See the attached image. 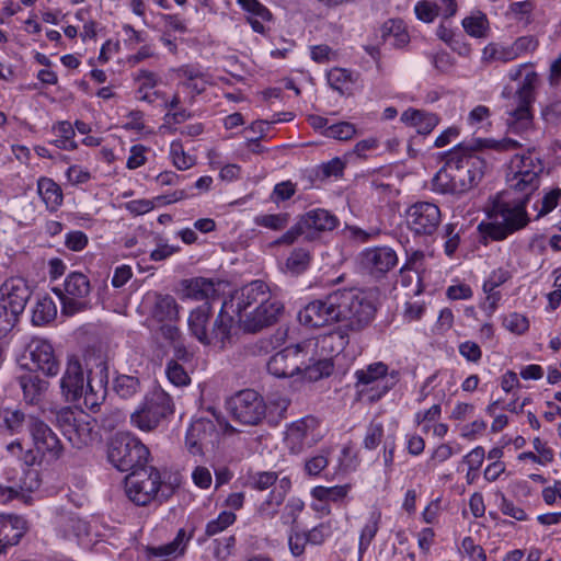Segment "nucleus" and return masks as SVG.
<instances>
[{
  "label": "nucleus",
  "instance_id": "1",
  "mask_svg": "<svg viewBox=\"0 0 561 561\" xmlns=\"http://www.w3.org/2000/svg\"><path fill=\"white\" fill-rule=\"evenodd\" d=\"M520 145L512 138L479 139L477 145L459 144L443 156L444 165L433 179L434 190L439 193L462 194L473 188L481 181L486 163L477 152L485 147L497 151H511Z\"/></svg>",
  "mask_w": 561,
  "mask_h": 561
},
{
  "label": "nucleus",
  "instance_id": "2",
  "mask_svg": "<svg viewBox=\"0 0 561 561\" xmlns=\"http://www.w3.org/2000/svg\"><path fill=\"white\" fill-rule=\"evenodd\" d=\"M529 198H512L508 192L496 194L486 210L488 222L479 225V231L494 241H503L508 236L525 228L529 222L526 210Z\"/></svg>",
  "mask_w": 561,
  "mask_h": 561
},
{
  "label": "nucleus",
  "instance_id": "3",
  "mask_svg": "<svg viewBox=\"0 0 561 561\" xmlns=\"http://www.w3.org/2000/svg\"><path fill=\"white\" fill-rule=\"evenodd\" d=\"M33 447L24 449L19 440L7 445L12 457L25 463L26 467L39 465L43 461L53 462L64 455V445L54 431L43 421L38 420L30 433Z\"/></svg>",
  "mask_w": 561,
  "mask_h": 561
},
{
  "label": "nucleus",
  "instance_id": "4",
  "mask_svg": "<svg viewBox=\"0 0 561 561\" xmlns=\"http://www.w3.org/2000/svg\"><path fill=\"white\" fill-rule=\"evenodd\" d=\"M211 317V307L208 302H204L194 309L188 317V329L191 334L204 345H219L220 348L231 337L232 318L222 310L214 321L213 329L207 330V324Z\"/></svg>",
  "mask_w": 561,
  "mask_h": 561
},
{
  "label": "nucleus",
  "instance_id": "5",
  "mask_svg": "<svg viewBox=\"0 0 561 561\" xmlns=\"http://www.w3.org/2000/svg\"><path fill=\"white\" fill-rule=\"evenodd\" d=\"M173 412L172 398L164 390L154 388L130 414V424L142 432H152Z\"/></svg>",
  "mask_w": 561,
  "mask_h": 561
},
{
  "label": "nucleus",
  "instance_id": "6",
  "mask_svg": "<svg viewBox=\"0 0 561 561\" xmlns=\"http://www.w3.org/2000/svg\"><path fill=\"white\" fill-rule=\"evenodd\" d=\"M149 457V449L139 438L128 434H116L107 449L108 461L119 471H134L144 467Z\"/></svg>",
  "mask_w": 561,
  "mask_h": 561
},
{
  "label": "nucleus",
  "instance_id": "7",
  "mask_svg": "<svg viewBox=\"0 0 561 561\" xmlns=\"http://www.w3.org/2000/svg\"><path fill=\"white\" fill-rule=\"evenodd\" d=\"M340 322L351 331L359 332L373 321L376 307L364 293L353 289L340 290Z\"/></svg>",
  "mask_w": 561,
  "mask_h": 561
},
{
  "label": "nucleus",
  "instance_id": "8",
  "mask_svg": "<svg viewBox=\"0 0 561 561\" xmlns=\"http://www.w3.org/2000/svg\"><path fill=\"white\" fill-rule=\"evenodd\" d=\"M306 343H310V350L306 363L302 365L301 374L310 381H317L324 377H329L334 368L331 358H317L316 350L320 345L321 350H330L331 352H341L347 344L346 336L341 331L331 332L320 340H307Z\"/></svg>",
  "mask_w": 561,
  "mask_h": 561
},
{
  "label": "nucleus",
  "instance_id": "9",
  "mask_svg": "<svg viewBox=\"0 0 561 561\" xmlns=\"http://www.w3.org/2000/svg\"><path fill=\"white\" fill-rule=\"evenodd\" d=\"M248 485L257 491H265L273 486L266 500L259 506L261 517L273 518L289 492L291 482L287 477L278 479L275 471H257L249 474Z\"/></svg>",
  "mask_w": 561,
  "mask_h": 561
},
{
  "label": "nucleus",
  "instance_id": "10",
  "mask_svg": "<svg viewBox=\"0 0 561 561\" xmlns=\"http://www.w3.org/2000/svg\"><path fill=\"white\" fill-rule=\"evenodd\" d=\"M540 84V79L535 70L527 71L515 93L516 106L507 110V126L512 133H522L531 125L533 115L530 106L536 99V89Z\"/></svg>",
  "mask_w": 561,
  "mask_h": 561
},
{
  "label": "nucleus",
  "instance_id": "11",
  "mask_svg": "<svg viewBox=\"0 0 561 561\" xmlns=\"http://www.w3.org/2000/svg\"><path fill=\"white\" fill-rule=\"evenodd\" d=\"M56 423L62 435L75 448L81 449L98 438L93 420L82 410L76 411L71 408H62L56 413Z\"/></svg>",
  "mask_w": 561,
  "mask_h": 561
},
{
  "label": "nucleus",
  "instance_id": "12",
  "mask_svg": "<svg viewBox=\"0 0 561 561\" xmlns=\"http://www.w3.org/2000/svg\"><path fill=\"white\" fill-rule=\"evenodd\" d=\"M8 455L0 459V502L7 503L18 497L23 492H32L37 488V481H27V474H36L35 472L23 469L22 461Z\"/></svg>",
  "mask_w": 561,
  "mask_h": 561
},
{
  "label": "nucleus",
  "instance_id": "13",
  "mask_svg": "<svg viewBox=\"0 0 561 561\" xmlns=\"http://www.w3.org/2000/svg\"><path fill=\"white\" fill-rule=\"evenodd\" d=\"M160 472L154 467H141L125 479V492L136 505L145 506L158 496Z\"/></svg>",
  "mask_w": 561,
  "mask_h": 561
},
{
  "label": "nucleus",
  "instance_id": "14",
  "mask_svg": "<svg viewBox=\"0 0 561 561\" xmlns=\"http://www.w3.org/2000/svg\"><path fill=\"white\" fill-rule=\"evenodd\" d=\"M541 172V163L536 162L531 156H515L510 164L508 185L530 198V195L539 187Z\"/></svg>",
  "mask_w": 561,
  "mask_h": 561
},
{
  "label": "nucleus",
  "instance_id": "15",
  "mask_svg": "<svg viewBox=\"0 0 561 561\" xmlns=\"http://www.w3.org/2000/svg\"><path fill=\"white\" fill-rule=\"evenodd\" d=\"M91 291V285L88 277L79 272L70 273L61 287H54L61 301V311L66 316H73L87 309L88 302L84 300Z\"/></svg>",
  "mask_w": 561,
  "mask_h": 561
},
{
  "label": "nucleus",
  "instance_id": "16",
  "mask_svg": "<svg viewBox=\"0 0 561 561\" xmlns=\"http://www.w3.org/2000/svg\"><path fill=\"white\" fill-rule=\"evenodd\" d=\"M227 405L234 421L250 426L257 425L267 412L263 398L252 389L239 391L228 400Z\"/></svg>",
  "mask_w": 561,
  "mask_h": 561
},
{
  "label": "nucleus",
  "instance_id": "17",
  "mask_svg": "<svg viewBox=\"0 0 561 561\" xmlns=\"http://www.w3.org/2000/svg\"><path fill=\"white\" fill-rule=\"evenodd\" d=\"M340 290L329 294L323 299L310 301L298 312L300 324L308 328H322L340 322Z\"/></svg>",
  "mask_w": 561,
  "mask_h": 561
},
{
  "label": "nucleus",
  "instance_id": "18",
  "mask_svg": "<svg viewBox=\"0 0 561 561\" xmlns=\"http://www.w3.org/2000/svg\"><path fill=\"white\" fill-rule=\"evenodd\" d=\"M440 222L442 213L434 203L416 202L405 210V225L414 237H433Z\"/></svg>",
  "mask_w": 561,
  "mask_h": 561
},
{
  "label": "nucleus",
  "instance_id": "19",
  "mask_svg": "<svg viewBox=\"0 0 561 561\" xmlns=\"http://www.w3.org/2000/svg\"><path fill=\"white\" fill-rule=\"evenodd\" d=\"M310 343L306 341L289 345L274 354L267 362V370L277 378H289L301 374V368L309 353Z\"/></svg>",
  "mask_w": 561,
  "mask_h": 561
},
{
  "label": "nucleus",
  "instance_id": "20",
  "mask_svg": "<svg viewBox=\"0 0 561 561\" xmlns=\"http://www.w3.org/2000/svg\"><path fill=\"white\" fill-rule=\"evenodd\" d=\"M322 436L319 420L309 415L290 424L285 443L293 454H300L320 442Z\"/></svg>",
  "mask_w": 561,
  "mask_h": 561
},
{
  "label": "nucleus",
  "instance_id": "21",
  "mask_svg": "<svg viewBox=\"0 0 561 561\" xmlns=\"http://www.w3.org/2000/svg\"><path fill=\"white\" fill-rule=\"evenodd\" d=\"M357 261L365 273L381 278L398 264V255L390 247H374L363 250Z\"/></svg>",
  "mask_w": 561,
  "mask_h": 561
},
{
  "label": "nucleus",
  "instance_id": "22",
  "mask_svg": "<svg viewBox=\"0 0 561 561\" xmlns=\"http://www.w3.org/2000/svg\"><path fill=\"white\" fill-rule=\"evenodd\" d=\"M23 358L31 360L30 371L39 370L49 377L56 376L60 368L51 344L39 337L30 341L25 347Z\"/></svg>",
  "mask_w": 561,
  "mask_h": 561
},
{
  "label": "nucleus",
  "instance_id": "23",
  "mask_svg": "<svg viewBox=\"0 0 561 561\" xmlns=\"http://www.w3.org/2000/svg\"><path fill=\"white\" fill-rule=\"evenodd\" d=\"M108 367L105 362L96 365V371L88 370L87 385L83 390V405L91 412H98L107 396Z\"/></svg>",
  "mask_w": 561,
  "mask_h": 561
},
{
  "label": "nucleus",
  "instance_id": "24",
  "mask_svg": "<svg viewBox=\"0 0 561 561\" xmlns=\"http://www.w3.org/2000/svg\"><path fill=\"white\" fill-rule=\"evenodd\" d=\"M284 310V305L276 298H272L263 305L254 307L245 316H241V328L249 333H256L278 321Z\"/></svg>",
  "mask_w": 561,
  "mask_h": 561
},
{
  "label": "nucleus",
  "instance_id": "25",
  "mask_svg": "<svg viewBox=\"0 0 561 561\" xmlns=\"http://www.w3.org/2000/svg\"><path fill=\"white\" fill-rule=\"evenodd\" d=\"M273 297L268 290V286L263 280H253L243 286L232 298L231 306L238 313L239 319L245 316L254 307L263 305L271 300Z\"/></svg>",
  "mask_w": 561,
  "mask_h": 561
},
{
  "label": "nucleus",
  "instance_id": "26",
  "mask_svg": "<svg viewBox=\"0 0 561 561\" xmlns=\"http://www.w3.org/2000/svg\"><path fill=\"white\" fill-rule=\"evenodd\" d=\"M87 379L88 375L85 376L79 358L76 356L69 357L66 370L60 380L61 393L66 401L77 402L81 399L87 385Z\"/></svg>",
  "mask_w": 561,
  "mask_h": 561
},
{
  "label": "nucleus",
  "instance_id": "27",
  "mask_svg": "<svg viewBox=\"0 0 561 561\" xmlns=\"http://www.w3.org/2000/svg\"><path fill=\"white\" fill-rule=\"evenodd\" d=\"M218 437V430L213 420L199 417L192 422L186 432L185 445L192 455H202L203 446L213 444Z\"/></svg>",
  "mask_w": 561,
  "mask_h": 561
},
{
  "label": "nucleus",
  "instance_id": "28",
  "mask_svg": "<svg viewBox=\"0 0 561 561\" xmlns=\"http://www.w3.org/2000/svg\"><path fill=\"white\" fill-rule=\"evenodd\" d=\"M1 299L7 307L13 310V313H22L26 302L31 297V290L22 278H11L1 286Z\"/></svg>",
  "mask_w": 561,
  "mask_h": 561
},
{
  "label": "nucleus",
  "instance_id": "29",
  "mask_svg": "<svg viewBox=\"0 0 561 561\" xmlns=\"http://www.w3.org/2000/svg\"><path fill=\"white\" fill-rule=\"evenodd\" d=\"M237 3L245 13V19L252 30L259 34H265L266 23L273 19L272 12L259 0H237Z\"/></svg>",
  "mask_w": 561,
  "mask_h": 561
},
{
  "label": "nucleus",
  "instance_id": "30",
  "mask_svg": "<svg viewBox=\"0 0 561 561\" xmlns=\"http://www.w3.org/2000/svg\"><path fill=\"white\" fill-rule=\"evenodd\" d=\"M27 530L25 518L16 515L0 516V545L1 551L9 546L16 545Z\"/></svg>",
  "mask_w": 561,
  "mask_h": 561
},
{
  "label": "nucleus",
  "instance_id": "31",
  "mask_svg": "<svg viewBox=\"0 0 561 561\" xmlns=\"http://www.w3.org/2000/svg\"><path fill=\"white\" fill-rule=\"evenodd\" d=\"M401 122L414 127L420 135H428L438 125L439 117L435 113L410 107L401 114Z\"/></svg>",
  "mask_w": 561,
  "mask_h": 561
},
{
  "label": "nucleus",
  "instance_id": "32",
  "mask_svg": "<svg viewBox=\"0 0 561 561\" xmlns=\"http://www.w3.org/2000/svg\"><path fill=\"white\" fill-rule=\"evenodd\" d=\"M18 382L23 391L24 401L27 404H37L42 401L48 382L43 380L34 371H26L18 377Z\"/></svg>",
  "mask_w": 561,
  "mask_h": 561
},
{
  "label": "nucleus",
  "instance_id": "33",
  "mask_svg": "<svg viewBox=\"0 0 561 561\" xmlns=\"http://www.w3.org/2000/svg\"><path fill=\"white\" fill-rule=\"evenodd\" d=\"M191 537L192 534L186 535L184 529H180L171 542L158 547H147V556L149 558H161L165 561L175 559L184 553Z\"/></svg>",
  "mask_w": 561,
  "mask_h": 561
},
{
  "label": "nucleus",
  "instance_id": "34",
  "mask_svg": "<svg viewBox=\"0 0 561 561\" xmlns=\"http://www.w3.org/2000/svg\"><path fill=\"white\" fill-rule=\"evenodd\" d=\"M300 218L301 225H305L308 231H332L339 225V218L334 214L323 208L311 209L300 216Z\"/></svg>",
  "mask_w": 561,
  "mask_h": 561
},
{
  "label": "nucleus",
  "instance_id": "35",
  "mask_svg": "<svg viewBox=\"0 0 561 561\" xmlns=\"http://www.w3.org/2000/svg\"><path fill=\"white\" fill-rule=\"evenodd\" d=\"M515 60L510 44L492 42L482 49L481 61L485 65L507 64Z\"/></svg>",
  "mask_w": 561,
  "mask_h": 561
},
{
  "label": "nucleus",
  "instance_id": "36",
  "mask_svg": "<svg viewBox=\"0 0 561 561\" xmlns=\"http://www.w3.org/2000/svg\"><path fill=\"white\" fill-rule=\"evenodd\" d=\"M152 317L160 321H176L179 318V306L171 295H157L152 309Z\"/></svg>",
  "mask_w": 561,
  "mask_h": 561
},
{
  "label": "nucleus",
  "instance_id": "37",
  "mask_svg": "<svg viewBox=\"0 0 561 561\" xmlns=\"http://www.w3.org/2000/svg\"><path fill=\"white\" fill-rule=\"evenodd\" d=\"M37 191L47 208L55 210L61 205V188L51 179L41 178L37 182Z\"/></svg>",
  "mask_w": 561,
  "mask_h": 561
},
{
  "label": "nucleus",
  "instance_id": "38",
  "mask_svg": "<svg viewBox=\"0 0 561 561\" xmlns=\"http://www.w3.org/2000/svg\"><path fill=\"white\" fill-rule=\"evenodd\" d=\"M113 390L121 399L129 400L141 392V382L136 376L118 375L113 381Z\"/></svg>",
  "mask_w": 561,
  "mask_h": 561
},
{
  "label": "nucleus",
  "instance_id": "39",
  "mask_svg": "<svg viewBox=\"0 0 561 561\" xmlns=\"http://www.w3.org/2000/svg\"><path fill=\"white\" fill-rule=\"evenodd\" d=\"M39 417L25 414L19 410L11 411L4 416V424L12 434H19L26 430L28 433L33 430V425L37 423Z\"/></svg>",
  "mask_w": 561,
  "mask_h": 561
},
{
  "label": "nucleus",
  "instance_id": "40",
  "mask_svg": "<svg viewBox=\"0 0 561 561\" xmlns=\"http://www.w3.org/2000/svg\"><path fill=\"white\" fill-rule=\"evenodd\" d=\"M381 37L385 42L393 39L394 46L401 47L409 42V34L401 20H389L381 27Z\"/></svg>",
  "mask_w": 561,
  "mask_h": 561
},
{
  "label": "nucleus",
  "instance_id": "41",
  "mask_svg": "<svg viewBox=\"0 0 561 561\" xmlns=\"http://www.w3.org/2000/svg\"><path fill=\"white\" fill-rule=\"evenodd\" d=\"M57 314L56 305L49 297H43L37 300L33 312L32 323L34 325H44L55 319Z\"/></svg>",
  "mask_w": 561,
  "mask_h": 561
},
{
  "label": "nucleus",
  "instance_id": "42",
  "mask_svg": "<svg viewBox=\"0 0 561 561\" xmlns=\"http://www.w3.org/2000/svg\"><path fill=\"white\" fill-rule=\"evenodd\" d=\"M310 265V253L301 248L295 249L287 257L284 272L293 276L304 273Z\"/></svg>",
  "mask_w": 561,
  "mask_h": 561
},
{
  "label": "nucleus",
  "instance_id": "43",
  "mask_svg": "<svg viewBox=\"0 0 561 561\" xmlns=\"http://www.w3.org/2000/svg\"><path fill=\"white\" fill-rule=\"evenodd\" d=\"M462 26L470 36L481 38L488 35L489 21L485 14L478 12L477 14L465 18Z\"/></svg>",
  "mask_w": 561,
  "mask_h": 561
},
{
  "label": "nucleus",
  "instance_id": "44",
  "mask_svg": "<svg viewBox=\"0 0 561 561\" xmlns=\"http://www.w3.org/2000/svg\"><path fill=\"white\" fill-rule=\"evenodd\" d=\"M381 519L380 512H373L370 514V517L367 522V524L362 529L360 536H359V543H358V551L359 554H363L371 543L373 539L375 538L378 529H379V523Z\"/></svg>",
  "mask_w": 561,
  "mask_h": 561
},
{
  "label": "nucleus",
  "instance_id": "45",
  "mask_svg": "<svg viewBox=\"0 0 561 561\" xmlns=\"http://www.w3.org/2000/svg\"><path fill=\"white\" fill-rule=\"evenodd\" d=\"M388 367L382 362L368 365L365 369H359L355 373L358 383L370 385L381 377L387 376Z\"/></svg>",
  "mask_w": 561,
  "mask_h": 561
},
{
  "label": "nucleus",
  "instance_id": "46",
  "mask_svg": "<svg viewBox=\"0 0 561 561\" xmlns=\"http://www.w3.org/2000/svg\"><path fill=\"white\" fill-rule=\"evenodd\" d=\"M348 489V485L316 486L312 489L311 494L320 502H336L346 496Z\"/></svg>",
  "mask_w": 561,
  "mask_h": 561
},
{
  "label": "nucleus",
  "instance_id": "47",
  "mask_svg": "<svg viewBox=\"0 0 561 561\" xmlns=\"http://www.w3.org/2000/svg\"><path fill=\"white\" fill-rule=\"evenodd\" d=\"M289 214H266L260 215L254 218L255 225L264 227L274 231L283 230L289 224Z\"/></svg>",
  "mask_w": 561,
  "mask_h": 561
},
{
  "label": "nucleus",
  "instance_id": "48",
  "mask_svg": "<svg viewBox=\"0 0 561 561\" xmlns=\"http://www.w3.org/2000/svg\"><path fill=\"white\" fill-rule=\"evenodd\" d=\"M186 290L190 297L201 300L214 290V284L206 278H194L186 280Z\"/></svg>",
  "mask_w": 561,
  "mask_h": 561
},
{
  "label": "nucleus",
  "instance_id": "49",
  "mask_svg": "<svg viewBox=\"0 0 561 561\" xmlns=\"http://www.w3.org/2000/svg\"><path fill=\"white\" fill-rule=\"evenodd\" d=\"M236 514L232 512H221L216 519L207 523L205 529L206 537H213L224 531L236 522Z\"/></svg>",
  "mask_w": 561,
  "mask_h": 561
},
{
  "label": "nucleus",
  "instance_id": "50",
  "mask_svg": "<svg viewBox=\"0 0 561 561\" xmlns=\"http://www.w3.org/2000/svg\"><path fill=\"white\" fill-rule=\"evenodd\" d=\"M515 59L520 56L534 53L539 42L534 35H525L517 37L513 43L510 44Z\"/></svg>",
  "mask_w": 561,
  "mask_h": 561
},
{
  "label": "nucleus",
  "instance_id": "51",
  "mask_svg": "<svg viewBox=\"0 0 561 561\" xmlns=\"http://www.w3.org/2000/svg\"><path fill=\"white\" fill-rule=\"evenodd\" d=\"M355 126L348 122L332 124L322 131L325 137L337 140H348L355 135Z\"/></svg>",
  "mask_w": 561,
  "mask_h": 561
},
{
  "label": "nucleus",
  "instance_id": "52",
  "mask_svg": "<svg viewBox=\"0 0 561 561\" xmlns=\"http://www.w3.org/2000/svg\"><path fill=\"white\" fill-rule=\"evenodd\" d=\"M165 374L170 382L178 387L186 386L191 381L186 370L175 359L168 362Z\"/></svg>",
  "mask_w": 561,
  "mask_h": 561
},
{
  "label": "nucleus",
  "instance_id": "53",
  "mask_svg": "<svg viewBox=\"0 0 561 561\" xmlns=\"http://www.w3.org/2000/svg\"><path fill=\"white\" fill-rule=\"evenodd\" d=\"M329 450L321 449L320 453L306 460L305 470L309 476H318L329 463Z\"/></svg>",
  "mask_w": 561,
  "mask_h": 561
},
{
  "label": "nucleus",
  "instance_id": "54",
  "mask_svg": "<svg viewBox=\"0 0 561 561\" xmlns=\"http://www.w3.org/2000/svg\"><path fill=\"white\" fill-rule=\"evenodd\" d=\"M174 165L179 170H187L194 164L192 157L187 156L180 142L173 141L170 150Z\"/></svg>",
  "mask_w": 561,
  "mask_h": 561
},
{
  "label": "nucleus",
  "instance_id": "55",
  "mask_svg": "<svg viewBox=\"0 0 561 561\" xmlns=\"http://www.w3.org/2000/svg\"><path fill=\"white\" fill-rule=\"evenodd\" d=\"M20 313H13L10 307L0 301V336L5 335L18 322Z\"/></svg>",
  "mask_w": 561,
  "mask_h": 561
},
{
  "label": "nucleus",
  "instance_id": "56",
  "mask_svg": "<svg viewBox=\"0 0 561 561\" xmlns=\"http://www.w3.org/2000/svg\"><path fill=\"white\" fill-rule=\"evenodd\" d=\"M503 325L513 333L523 334L528 330L529 323L526 317L513 312L504 318Z\"/></svg>",
  "mask_w": 561,
  "mask_h": 561
},
{
  "label": "nucleus",
  "instance_id": "57",
  "mask_svg": "<svg viewBox=\"0 0 561 561\" xmlns=\"http://www.w3.org/2000/svg\"><path fill=\"white\" fill-rule=\"evenodd\" d=\"M383 436V426L381 423H370L367 427L366 435L364 438L365 448L371 450L377 448Z\"/></svg>",
  "mask_w": 561,
  "mask_h": 561
},
{
  "label": "nucleus",
  "instance_id": "58",
  "mask_svg": "<svg viewBox=\"0 0 561 561\" xmlns=\"http://www.w3.org/2000/svg\"><path fill=\"white\" fill-rule=\"evenodd\" d=\"M307 231L308 230L305 227V225H301V218L299 217L298 221L290 229H288L284 234H282L278 239H276L273 242V244H275V245H280V244L290 245L294 242H296V240L300 236L305 234Z\"/></svg>",
  "mask_w": 561,
  "mask_h": 561
},
{
  "label": "nucleus",
  "instance_id": "59",
  "mask_svg": "<svg viewBox=\"0 0 561 561\" xmlns=\"http://www.w3.org/2000/svg\"><path fill=\"white\" fill-rule=\"evenodd\" d=\"M304 502L299 499L289 500L282 512L280 518L283 520V524H294L299 513L304 510Z\"/></svg>",
  "mask_w": 561,
  "mask_h": 561
},
{
  "label": "nucleus",
  "instance_id": "60",
  "mask_svg": "<svg viewBox=\"0 0 561 561\" xmlns=\"http://www.w3.org/2000/svg\"><path fill=\"white\" fill-rule=\"evenodd\" d=\"M445 253L448 256H451L456 250L458 249L459 242H460V236L459 231H456V225L448 224L445 226Z\"/></svg>",
  "mask_w": 561,
  "mask_h": 561
},
{
  "label": "nucleus",
  "instance_id": "61",
  "mask_svg": "<svg viewBox=\"0 0 561 561\" xmlns=\"http://www.w3.org/2000/svg\"><path fill=\"white\" fill-rule=\"evenodd\" d=\"M415 14L419 20L431 23L439 14L435 4L430 1H420L415 5Z\"/></svg>",
  "mask_w": 561,
  "mask_h": 561
},
{
  "label": "nucleus",
  "instance_id": "62",
  "mask_svg": "<svg viewBox=\"0 0 561 561\" xmlns=\"http://www.w3.org/2000/svg\"><path fill=\"white\" fill-rule=\"evenodd\" d=\"M60 527H62L65 537L70 535L79 536L84 530L85 524L77 517L67 516L60 519Z\"/></svg>",
  "mask_w": 561,
  "mask_h": 561
},
{
  "label": "nucleus",
  "instance_id": "63",
  "mask_svg": "<svg viewBox=\"0 0 561 561\" xmlns=\"http://www.w3.org/2000/svg\"><path fill=\"white\" fill-rule=\"evenodd\" d=\"M215 543V557L219 560H226L232 552V549L236 545V538L234 536H229L222 539H216Z\"/></svg>",
  "mask_w": 561,
  "mask_h": 561
},
{
  "label": "nucleus",
  "instance_id": "64",
  "mask_svg": "<svg viewBox=\"0 0 561 561\" xmlns=\"http://www.w3.org/2000/svg\"><path fill=\"white\" fill-rule=\"evenodd\" d=\"M461 546H462V549L466 551V553L471 559V561H485L486 560L484 550L482 549V547L476 545L471 537L463 538Z\"/></svg>",
  "mask_w": 561,
  "mask_h": 561
}]
</instances>
